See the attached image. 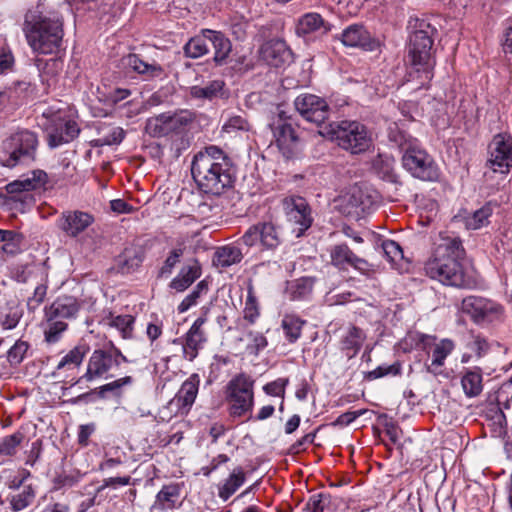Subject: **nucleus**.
Returning a JSON list of instances; mask_svg holds the SVG:
<instances>
[{
	"label": "nucleus",
	"mask_w": 512,
	"mask_h": 512,
	"mask_svg": "<svg viewBox=\"0 0 512 512\" xmlns=\"http://www.w3.org/2000/svg\"><path fill=\"white\" fill-rule=\"evenodd\" d=\"M409 45L407 48L406 82L412 83V89L428 87L433 78L436 60L433 53L435 28L424 19H411Z\"/></svg>",
	"instance_id": "obj_1"
},
{
	"label": "nucleus",
	"mask_w": 512,
	"mask_h": 512,
	"mask_svg": "<svg viewBox=\"0 0 512 512\" xmlns=\"http://www.w3.org/2000/svg\"><path fill=\"white\" fill-rule=\"evenodd\" d=\"M465 249L459 237L440 233L431 257L425 263V272L443 285L464 287L468 281L463 266Z\"/></svg>",
	"instance_id": "obj_2"
},
{
	"label": "nucleus",
	"mask_w": 512,
	"mask_h": 512,
	"mask_svg": "<svg viewBox=\"0 0 512 512\" xmlns=\"http://www.w3.org/2000/svg\"><path fill=\"white\" fill-rule=\"evenodd\" d=\"M191 172L204 193L220 195L232 186L227 157L217 146L199 151L192 161Z\"/></svg>",
	"instance_id": "obj_3"
},
{
	"label": "nucleus",
	"mask_w": 512,
	"mask_h": 512,
	"mask_svg": "<svg viewBox=\"0 0 512 512\" xmlns=\"http://www.w3.org/2000/svg\"><path fill=\"white\" fill-rule=\"evenodd\" d=\"M25 34L28 44L34 52L54 54L61 49L63 39V20L59 13H29L25 18Z\"/></svg>",
	"instance_id": "obj_4"
},
{
	"label": "nucleus",
	"mask_w": 512,
	"mask_h": 512,
	"mask_svg": "<svg viewBox=\"0 0 512 512\" xmlns=\"http://www.w3.org/2000/svg\"><path fill=\"white\" fill-rule=\"evenodd\" d=\"M389 138L402 152L403 166L413 177L423 181L438 180L440 172L437 164L416 138L400 130H391Z\"/></svg>",
	"instance_id": "obj_5"
},
{
	"label": "nucleus",
	"mask_w": 512,
	"mask_h": 512,
	"mask_svg": "<svg viewBox=\"0 0 512 512\" xmlns=\"http://www.w3.org/2000/svg\"><path fill=\"white\" fill-rule=\"evenodd\" d=\"M327 134L339 147L353 154L365 152L372 144L371 133L358 121L342 120L332 123Z\"/></svg>",
	"instance_id": "obj_6"
},
{
	"label": "nucleus",
	"mask_w": 512,
	"mask_h": 512,
	"mask_svg": "<svg viewBox=\"0 0 512 512\" xmlns=\"http://www.w3.org/2000/svg\"><path fill=\"white\" fill-rule=\"evenodd\" d=\"M38 146L39 140L35 132L20 130L14 133L5 143L8 157L3 160V165L13 168L34 162Z\"/></svg>",
	"instance_id": "obj_7"
},
{
	"label": "nucleus",
	"mask_w": 512,
	"mask_h": 512,
	"mask_svg": "<svg viewBox=\"0 0 512 512\" xmlns=\"http://www.w3.org/2000/svg\"><path fill=\"white\" fill-rule=\"evenodd\" d=\"M226 400L232 416L250 413L254 405V380L244 373L233 377L226 386Z\"/></svg>",
	"instance_id": "obj_8"
},
{
	"label": "nucleus",
	"mask_w": 512,
	"mask_h": 512,
	"mask_svg": "<svg viewBox=\"0 0 512 512\" xmlns=\"http://www.w3.org/2000/svg\"><path fill=\"white\" fill-rule=\"evenodd\" d=\"M239 242L248 247H257L261 251H273L282 242L280 228L272 220H265L251 225Z\"/></svg>",
	"instance_id": "obj_9"
},
{
	"label": "nucleus",
	"mask_w": 512,
	"mask_h": 512,
	"mask_svg": "<svg viewBox=\"0 0 512 512\" xmlns=\"http://www.w3.org/2000/svg\"><path fill=\"white\" fill-rule=\"evenodd\" d=\"M199 383L197 374L184 381L175 397L160 410V418L169 421L174 416L187 414L198 394Z\"/></svg>",
	"instance_id": "obj_10"
},
{
	"label": "nucleus",
	"mask_w": 512,
	"mask_h": 512,
	"mask_svg": "<svg viewBox=\"0 0 512 512\" xmlns=\"http://www.w3.org/2000/svg\"><path fill=\"white\" fill-rule=\"evenodd\" d=\"M461 310L479 325L500 321L503 308L500 304L479 296H468L462 300Z\"/></svg>",
	"instance_id": "obj_11"
},
{
	"label": "nucleus",
	"mask_w": 512,
	"mask_h": 512,
	"mask_svg": "<svg viewBox=\"0 0 512 512\" xmlns=\"http://www.w3.org/2000/svg\"><path fill=\"white\" fill-rule=\"evenodd\" d=\"M44 128L47 133V141L50 148H56L71 142L80 132L74 120L59 112L47 117Z\"/></svg>",
	"instance_id": "obj_12"
},
{
	"label": "nucleus",
	"mask_w": 512,
	"mask_h": 512,
	"mask_svg": "<svg viewBox=\"0 0 512 512\" xmlns=\"http://www.w3.org/2000/svg\"><path fill=\"white\" fill-rule=\"evenodd\" d=\"M488 165L494 172L506 174L512 168V136L507 133L495 135L488 146Z\"/></svg>",
	"instance_id": "obj_13"
},
{
	"label": "nucleus",
	"mask_w": 512,
	"mask_h": 512,
	"mask_svg": "<svg viewBox=\"0 0 512 512\" xmlns=\"http://www.w3.org/2000/svg\"><path fill=\"white\" fill-rule=\"evenodd\" d=\"M121 361L126 362L127 359L119 350L106 351L103 349L94 350L91 354L86 373L83 375L86 381H93L98 378H107L108 372L118 367Z\"/></svg>",
	"instance_id": "obj_14"
},
{
	"label": "nucleus",
	"mask_w": 512,
	"mask_h": 512,
	"mask_svg": "<svg viewBox=\"0 0 512 512\" xmlns=\"http://www.w3.org/2000/svg\"><path fill=\"white\" fill-rule=\"evenodd\" d=\"M46 173L42 170H34L32 177H25L10 182L6 185V192L11 196V200L19 202L23 209L34 204V196L30 193L32 190L45 183Z\"/></svg>",
	"instance_id": "obj_15"
},
{
	"label": "nucleus",
	"mask_w": 512,
	"mask_h": 512,
	"mask_svg": "<svg viewBox=\"0 0 512 512\" xmlns=\"http://www.w3.org/2000/svg\"><path fill=\"white\" fill-rule=\"evenodd\" d=\"M296 110L307 121L320 125L328 119L330 107L325 99L310 93H303L294 101Z\"/></svg>",
	"instance_id": "obj_16"
},
{
	"label": "nucleus",
	"mask_w": 512,
	"mask_h": 512,
	"mask_svg": "<svg viewBox=\"0 0 512 512\" xmlns=\"http://www.w3.org/2000/svg\"><path fill=\"white\" fill-rule=\"evenodd\" d=\"M275 143L286 158L296 155L301 149V141L291 123L278 119L272 124Z\"/></svg>",
	"instance_id": "obj_17"
},
{
	"label": "nucleus",
	"mask_w": 512,
	"mask_h": 512,
	"mask_svg": "<svg viewBox=\"0 0 512 512\" xmlns=\"http://www.w3.org/2000/svg\"><path fill=\"white\" fill-rule=\"evenodd\" d=\"M289 222L298 226V236L312 224L311 210L306 200L300 196L286 197L282 201Z\"/></svg>",
	"instance_id": "obj_18"
},
{
	"label": "nucleus",
	"mask_w": 512,
	"mask_h": 512,
	"mask_svg": "<svg viewBox=\"0 0 512 512\" xmlns=\"http://www.w3.org/2000/svg\"><path fill=\"white\" fill-rule=\"evenodd\" d=\"M339 211L347 216H358L369 206V197L361 187L354 185L342 193L336 200Z\"/></svg>",
	"instance_id": "obj_19"
},
{
	"label": "nucleus",
	"mask_w": 512,
	"mask_h": 512,
	"mask_svg": "<svg viewBox=\"0 0 512 512\" xmlns=\"http://www.w3.org/2000/svg\"><path fill=\"white\" fill-rule=\"evenodd\" d=\"M206 316L198 317L184 336L183 355L189 361H193L200 349L207 341L203 326L206 323Z\"/></svg>",
	"instance_id": "obj_20"
},
{
	"label": "nucleus",
	"mask_w": 512,
	"mask_h": 512,
	"mask_svg": "<svg viewBox=\"0 0 512 512\" xmlns=\"http://www.w3.org/2000/svg\"><path fill=\"white\" fill-rule=\"evenodd\" d=\"M94 222V216L88 212L74 210L62 213L58 221L59 228L69 237H77Z\"/></svg>",
	"instance_id": "obj_21"
},
{
	"label": "nucleus",
	"mask_w": 512,
	"mask_h": 512,
	"mask_svg": "<svg viewBox=\"0 0 512 512\" xmlns=\"http://www.w3.org/2000/svg\"><path fill=\"white\" fill-rule=\"evenodd\" d=\"M261 56L264 61L274 67L288 63L292 59V52L281 39L267 41L261 47Z\"/></svg>",
	"instance_id": "obj_22"
},
{
	"label": "nucleus",
	"mask_w": 512,
	"mask_h": 512,
	"mask_svg": "<svg viewBox=\"0 0 512 512\" xmlns=\"http://www.w3.org/2000/svg\"><path fill=\"white\" fill-rule=\"evenodd\" d=\"M80 308L81 303L76 297L62 295L56 298L49 307H46L45 312L58 319L67 321L76 318Z\"/></svg>",
	"instance_id": "obj_23"
},
{
	"label": "nucleus",
	"mask_w": 512,
	"mask_h": 512,
	"mask_svg": "<svg viewBox=\"0 0 512 512\" xmlns=\"http://www.w3.org/2000/svg\"><path fill=\"white\" fill-rule=\"evenodd\" d=\"M181 494V486L178 483L163 485L156 494L155 500L150 507L151 512H166L173 510L177 506Z\"/></svg>",
	"instance_id": "obj_24"
},
{
	"label": "nucleus",
	"mask_w": 512,
	"mask_h": 512,
	"mask_svg": "<svg viewBox=\"0 0 512 512\" xmlns=\"http://www.w3.org/2000/svg\"><path fill=\"white\" fill-rule=\"evenodd\" d=\"M204 37L214 48V61L219 65L224 64L232 50L230 40L222 32L210 29H204Z\"/></svg>",
	"instance_id": "obj_25"
},
{
	"label": "nucleus",
	"mask_w": 512,
	"mask_h": 512,
	"mask_svg": "<svg viewBox=\"0 0 512 512\" xmlns=\"http://www.w3.org/2000/svg\"><path fill=\"white\" fill-rule=\"evenodd\" d=\"M321 29L324 32L330 31V24L326 23L320 14L309 12L298 19L296 34L298 36H307Z\"/></svg>",
	"instance_id": "obj_26"
},
{
	"label": "nucleus",
	"mask_w": 512,
	"mask_h": 512,
	"mask_svg": "<svg viewBox=\"0 0 512 512\" xmlns=\"http://www.w3.org/2000/svg\"><path fill=\"white\" fill-rule=\"evenodd\" d=\"M41 326L43 329L44 340L48 344H55L59 342L68 328L66 321L58 319L47 312L44 314V320L42 321Z\"/></svg>",
	"instance_id": "obj_27"
},
{
	"label": "nucleus",
	"mask_w": 512,
	"mask_h": 512,
	"mask_svg": "<svg viewBox=\"0 0 512 512\" xmlns=\"http://www.w3.org/2000/svg\"><path fill=\"white\" fill-rule=\"evenodd\" d=\"M122 63L125 67L132 71L145 75L147 77H159L163 73V69L156 63H148L143 61L136 54H129L122 59Z\"/></svg>",
	"instance_id": "obj_28"
},
{
	"label": "nucleus",
	"mask_w": 512,
	"mask_h": 512,
	"mask_svg": "<svg viewBox=\"0 0 512 512\" xmlns=\"http://www.w3.org/2000/svg\"><path fill=\"white\" fill-rule=\"evenodd\" d=\"M201 275V268L198 261L193 260L185 265L180 273L171 281L170 287L178 292L187 289Z\"/></svg>",
	"instance_id": "obj_29"
},
{
	"label": "nucleus",
	"mask_w": 512,
	"mask_h": 512,
	"mask_svg": "<svg viewBox=\"0 0 512 512\" xmlns=\"http://www.w3.org/2000/svg\"><path fill=\"white\" fill-rule=\"evenodd\" d=\"M102 322L104 325L117 329L123 338H131L134 330L135 318L132 315H115L113 312H107Z\"/></svg>",
	"instance_id": "obj_30"
},
{
	"label": "nucleus",
	"mask_w": 512,
	"mask_h": 512,
	"mask_svg": "<svg viewBox=\"0 0 512 512\" xmlns=\"http://www.w3.org/2000/svg\"><path fill=\"white\" fill-rule=\"evenodd\" d=\"M341 42L347 47H367L370 44V34L362 25H350L341 34Z\"/></svg>",
	"instance_id": "obj_31"
},
{
	"label": "nucleus",
	"mask_w": 512,
	"mask_h": 512,
	"mask_svg": "<svg viewBox=\"0 0 512 512\" xmlns=\"http://www.w3.org/2000/svg\"><path fill=\"white\" fill-rule=\"evenodd\" d=\"M365 338L360 328L349 326L341 337V349L346 351L347 356L352 357L360 350Z\"/></svg>",
	"instance_id": "obj_32"
},
{
	"label": "nucleus",
	"mask_w": 512,
	"mask_h": 512,
	"mask_svg": "<svg viewBox=\"0 0 512 512\" xmlns=\"http://www.w3.org/2000/svg\"><path fill=\"white\" fill-rule=\"evenodd\" d=\"M454 342L450 339H442L438 342L432 351L431 364L427 366V370L433 374H438L440 367L444 365V361L448 355L454 350Z\"/></svg>",
	"instance_id": "obj_33"
},
{
	"label": "nucleus",
	"mask_w": 512,
	"mask_h": 512,
	"mask_svg": "<svg viewBox=\"0 0 512 512\" xmlns=\"http://www.w3.org/2000/svg\"><path fill=\"white\" fill-rule=\"evenodd\" d=\"M224 81L212 80L204 85H194L190 88V95L197 99L213 100L223 95Z\"/></svg>",
	"instance_id": "obj_34"
},
{
	"label": "nucleus",
	"mask_w": 512,
	"mask_h": 512,
	"mask_svg": "<svg viewBox=\"0 0 512 512\" xmlns=\"http://www.w3.org/2000/svg\"><path fill=\"white\" fill-rule=\"evenodd\" d=\"M461 385L467 397L478 396L483 389L480 369H467L461 378Z\"/></svg>",
	"instance_id": "obj_35"
},
{
	"label": "nucleus",
	"mask_w": 512,
	"mask_h": 512,
	"mask_svg": "<svg viewBox=\"0 0 512 512\" xmlns=\"http://www.w3.org/2000/svg\"><path fill=\"white\" fill-rule=\"evenodd\" d=\"M245 482V473L241 467L233 470L230 476L225 480L224 484L219 487V497L228 500Z\"/></svg>",
	"instance_id": "obj_36"
},
{
	"label": "nucleus",
	"mask_w": 512,
	"mask_h": 512,
	"mask_svg": "<svg viewBox=\"0 0 512 512\" xmlns=\"http://www.w3.org/2000/svg\"><path fill=\"white\" fill-rule=\"evenodd\" d=\"M242 258L243 254L240 248L227 245L216 251L213 262L216 266L224 268L239 263Z\"/></svg>",
	"instance_id": "obj_37"
},
{
	"label": "nucleus",
	"mask_w": 512,
	"mask_h": 512,
	"mask_svg": "<svg viewBox=\"0 0 512 512\" xmlns=\"http://www.w3.org/2000/svg\"><path fill=\"white\" fill-rule=\"evenodd\" d=\"M170 137L176 134H183L188 126L193 122L194 115L188 110H182L176 113H168Z\"/></svg>",
	"instance_id": "obj_38"
},
{
	"label": "nucleus",
	"mask_w": 512,
	"mask_h": 512,
	"mask_svg": "<svg viewBox=\"0 0 512 512\" xmlns=\"http://www.w3.org/2000/svg\"><path fill=\"white\" fill-rule=\"evenodd\" d=\"M493 214V206L487 203L480 209L476 210L471 215L464 219V224L467 229L477 230L489 224V219Z\"/></svg>",
	"instance_id": "obj_39"
},
{
	"label": "nucleus",
	"mask_w": 512,
	"mask_h": 512,
	"mask_svg": "<svg viewBox=\"0 0 512 512\" xmlns=\"http://www.w3.org/2000/svg\"><path fill=\"white\" fill-rule=\"evenodd\" d=\"M168 113L151 117L146 122V131L152 137H170Z\"/></svg>",
	"instance_id": "obj_40"
},
{
	"label": "nucleus",
	"mask_w": 512,
	"mask_h": 512,
	"mask_svg": "<svg viewBox=\"0 0 512 512\" xmlns=\"http://www.w3.org/2000/svg\"><path fill=\"white\" fill-rule=\"evenodd\" d=\"M394 167V159L387 155H378V157L373 161V169L379 177L390 182L396 181Z\"/></svg>",
	"instance_id": "obj_41"
},
{
	"label": "nucleus",
	"mask_w": 512,
	"mask_h": 512,
	"mask_svg": "<svg viewBox=\"0 0 512 512\" xmlns=\"http://www.w3.org/2000/svg\"><path fill=\"white\" fill-rule=\"evenodd\" d=\"M313 284L311 278H299L289 284L287 292L292 300L306 299L312 292Z\"/></svg>",
	"instance_id": "obj_42"
},
{
	"label": "nucleus",
	"mask_w": 512,
	"mask_h": 512,
	"mask_svg": "<svg viewBox=\"0 0 512 512\" xmlns=\"http://www.w3.org/2000/svg\"><path fill=\"white\" fill-rule=\"evenodd\" d=\"M208 39L204 37V30L201 34L191 38L184 46V53L187 57L196 59L209 52Z\"/></svg>",
	"instance_id": "obj_43"
},
{
	"label": "nucleus",
	"mask_w": 512,
	"mask_h": 512,
	"mask_svg": "<svg viewBox=\"0 0 512 512\" xmlns=\"http://www.w3.org/2000/svg\"><path fill=\"white\" fill-rule=\"evenodd\" d=\"M332 264L340 269H347L351 266L355 254L346 244L336 245L330 252Z\"/></svg>",
	"instance_id": "obj_44"
},
{
	"label": "nucleus",
	"mask_w": 512,
	"mask_h": 512,
	"mask_svg": "<svg viewBox=\"0 0 512 512\" xmlns=\"http://www.w3.org/2000/svg\"><path fill=\"white\" fill-rule=\"evenodd\" d=\"M305 321L301 320L298 316L293 314H286L282 319V328L285 332L287 339L290 342H295L301 336L302 326Z\"/></svg>",
	"instance_id": "obj_45"
},
{
	"label": "nucleus",
	"mask_w": 512,
	"mask_h": 512,
	"mask_svg": "<svg viewBox=\"0 0 512 512\" xmlns=\"http://www.w3.org/2000/svg\"><path fill=\"white\" fill-rule=\"evenodd\" d=\"M86 352L87 349L84 345L75 346L64 357H62V359L57 364L56 369H74L78 367L82 363Z\"/></svg>",
	"instance_id": "obj_46"
},
{
	"label": "nucleus",
	"mask_w": 512,
	"mask_h": 512,
	"mask_svg": "<svg viewBox=\"0 0 512 512\" xmlns=\"http://www.w3.org/2000/svg\"><path fill=\"white\" fill-rule=\"evenodd\" d=\"M260 316V307L254 293V288L249 285L247 289V298L243 309V318L249 324H254Z\"/></svg>",
	"instance_id": "obj_47"
},
{
	"label": "nucleus",
	"mask_w": 512,
	"mask_h": 512,
	"mask_svg": "<svg viewBox=\"0 0 512 512\" xmlns=\"http://www.w3.org/2000/svg\"><path fill=\"white\" fill-rule=\"evenodd\" d=\"M34 498V489L30 485L24 486L23 489L16 495H13L10 500L12 511L19 512L24 510L33 503Z\"/></svg>",
	"instance_id": "obj_48"
},
{
	"label": "nucleus",
	"mask_w": 512,
	"mask_h": 512,
	"mask_svg": "<svg viewBox=\"0 0 512 512\" xmlns=\"http://www.w3.org/2000/svg\"><path fill=\"white\" fill-rule=\"evenodd\" d=\"M141 256L133 248H126L118 257V264L123 272H130L140 266Z\"/></svg>",
	"instance_id": "obj_49"
},
{
	"label": "nucleus",
	"mask_w": 512,
	"mask_h": 512,
	"mask_svg": "<svg viewBox=\"0 0 512 512\" xmlns=\"http://www.w3.org/2000/svg\"><path fill=\"white\" fill-rule=\"evenodd\" d=\"M208 291V285L203 280L200 281L194 290L188 294L183 301L178 306V312L184 313L188 311L192 306L197 304L198 299L201 297L202 294L206 293Z\"/></svg>",
	"instance_id": "obj_50"
},
{
	"label": "nucleus",
	"mask_w": 512,
	"mask_h": 512,
	"mask_svg": "<svg viewBox=\"0 0 512 512\" xmlns=\"http://www.w3.org/2000/svg\"><path fill=\"white\" fill-rule=\"evenodd\" d=\"M29 344L26 341L17 340L7 351V361L11 366L19 365L25 358Z\"/></svg>",
	"instance_id": "obj_51"
},
{
	"label": "nucleus",
	"mask_w": 512,
	"mask_h": 512,
	"mask_svg": "<svg viewBox=\"0 0 512 512\" xmlns=\"http://www.w3.org/2000/svg\"><path fill=\"white\" fill-rule=\"evenodd\" d=\"M401 373V364L400 362H394L393 364H383L370 371L367 375V378L370 380H375L378 378H382L385 376H397Z\"/></svg>",
	"instance_id": "obj_52"
},
{
	"label": "nucleus",
	"mask_w": 512,
	"mask_h": 512,
	"mask_svg": "<svg viewBox=\"0 0 512 512\" xmlns=\"http://www.w3.org/2000/svg\"><path fill=\"white\" fill-rule=\"evenodd\" d=\"M288 384V378H278L265 384L263 386V391L269 396L280 397L282 400H284L285 391Z\"/></svg>",
	"instance_id": "obj_53"
},
{
	"label": "nucleus",
	"mask_w": 512,
	"mask_h": 512,
	"mask_svg": "<svg viewBox=\"0 0 512 512\" xmlns=\"http://www.w3.org/2000/svg\"><path fill=\"white\" fill-rule=\"evenodd\" d=\"M189 146L190 142L185 133L176 134L170 137L169 150L175 158H178L183 151L189 148Z\"/></svg>",
	"instance_id": "obj_54"
},
{
	"label": "nucleus",
	"mask_w": 512,
	"mask_h": 512,
	"mask_svg": "<svg viewBox=\"0 0 512 512\" xmlns=\"http://www.w3.org/2000/svg\"><path fill=\"white\" fill-rule=\"evenodd\" d=\"M246 336L250 341L247 345V351L250 354L257 355L268 344L266 337L261 332L249 331Z\"/></svg>",
	"instance_id": "obj_55"
},
{
	"label": "nucleus",
	"mask_w": 512,
	"mask_h": 512,
	"mask_svg": "<svg viewBox=\"0 0 512 512\" xmlns=\"http://www.w3.org/2000/svg\"><path fill=\"white\" fill-rule=\"evenodd\" d=\"M251 128L248 120L242 116H232L223 125L222 130L226 133L236 131H249Z\"/></svg>",
	"instance_id": "obj_56"
},
{
	"label": "nucleus",
	"mask_w": 512,
	"mask_h": 512,
	"mask_svg": "<svg viewBox=\"0 0 512 512\" xmlns=\"http://www.w3.org/2000/svg\"><path fill=\"white\" fill-rule=\"evenodd\" d=\"M382 249L387 260L391 263H397L399 260L403 259L401 246L393 240L383 241Z\"/></svg>",
	"instance_id": "obj_57"
},
{
	"label": "nucleus",
	"mask_w": 512,
	"mask_h": 512,
	"mask_svg": "<svg viewBox=\"0 0 512 512\" xmlns=\"http://www.w3.org/2000/svg\"><path fill=\"white\" fill-rule=\"evenodd\" d=\"M22 435L17 433L5 437L0 443V455L12 456L16 453V449L21 443Z\"/></svg>",
	"instance_id": "obj_58"
},
{
	"label": "nucleus",
	"mask_w": 512,
	"mask_h": 512,
	"mask_svg": "<svg viewBox=\"0 0 512 512\" xmlns=\"http://www.w3.org/2000/svg\"><path fill=\"white\" fill-rule=\"evenodd\" d=\"M20 321V315L17 310H0V325L5 330L15 328Z\"/></svg>",
	"instance_id": "obj_59"
},
{
	"label": "nucleus",
	"mask_w": 512,
	"mask_h": 512,
	"mask_svg": "<svg viewBox=\"0 0 512 512\" xmlns=\"http://www.w3.org/2000/svg\"><path fill=\"white\" fill-rule=\"evenodd\" d=\"M469 350L473 351L475 355L480 358L489 350L487 340L481 335H471V340L467 343Z\"/></svg>",
	"instance_id": "obj_60"
},
{
	"label": "nucleus",
	"mask_w": 512,
	"mask_h": 512,
	"mask_svg": "<svg viewBox=\"0 0 512 512\" xmlns=\"http://www.w3.org/2000/svg\"><path fill=\"white\" fill-rule=\"evenodd\" d=\"M328 502L329 497L326 494L319 493L312 495L305 505L310 510L309 512H324Z\"/></svg>",
	"instance_id": "obj_61"
},
{
	"label": "nucleus",
	"mask_w": 512,
	"mask_h": 512,
	"mask_svg": "<svg viewBox=\"0 0 512 512\" xmlns=\"http://www.w3.org/2000/svg\"><path fill=\"white\" fill-rule=\"evenodd\" d=\"M183 255L182 248L173 249L167 259L164 262L163 267L161 268V275L170 274L174 266L179 262L181 256Z\"/></svg>",
	"instance_id": "obj_62"
},
{
	"label": "nucleus",
	"mask_w": 512,
	"mask_h": 512,
	"mask_svg": "<svg viewBox=\"0 0 512 512\" xmlns=\"http://www.w3.org/2000/svg\"><path fill=\"white\" fill-rule=\"evenodd\" d=\"M350 267H353L366 276H372L376 272V267L373 264L368 263L365 259L359 258L356 255Z\"/></svg>",
	"instance_id": "obj_63"
},
{
	"label": "nucleus",
	"mask_w": 512,
	"mask_h": 512,
	"mask_svg": "<svg viewBox=\"0 0 512 512\" xmlns=\"http://www.w3.org/2000/svg\"><path fill=\"white\" fill-rule=\"evenodd\" d=\"M46 294L47 286L45 284H39L34 289L32 297L28 299V306L32 309H35L44 301Z\"/></svg>",
	"instance_id": "obj_64"
}]
</instances>
